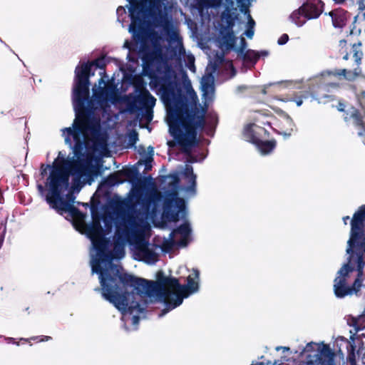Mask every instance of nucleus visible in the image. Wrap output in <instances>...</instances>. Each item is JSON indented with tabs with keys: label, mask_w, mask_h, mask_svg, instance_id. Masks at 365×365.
Instances as JSON below:
<instances>
[{
	"label": "nucleus",
	"mask_w": 365,
	"mask_h": 365,
	"mask_svg": "<svg viewBox=\"0 0 365 365\" xmlns=\"http://www.w3.org/2000/svg\"><path fill=\"white\" fill-rule=\"evenodd\" d=\"M93 66H98V60L80 62L75 69L72 101L76 118L71 127L61 130L66 145L73 150L66 155L59 151L52 165H42L41 175L45 178V187L38 184V190L44 195L50 207L60 215L67 213L74 227L91 240V266L92 273L99 276L103 297L112 303L122 314L124 325L131 322L138 325L144 314L148 302H164L165 308L159 317L180 306L185 298L194 294V269L187 278V284H181L175 277L165 279L163 284L121 274V267L112 261L125 256V246L129 244L133 257L148 264L158 260L157 247L147 242L145 235L150 231V221L153 220L163 205L162 217L169 222H177L187 215L185 202L178 197L179 177L178 174L166 177L168 187L163 196L157 189L143 193L133 187L124 198L116 197L112 206L117 212L115 232L113 242L106 236L112 230L110 220L103 219L104 228L98 217H93L91 224L85 222L86 215L73 206L75 196L69 190V177L73 186L91 183L94 173L91 160L82 153L87 141H98L106 145V135L102 132L99 117H86L85 103L89 96V78Z\"/></svg>",
	"instance_id": "obj_1"
},
{
	"label": "nucleus",
	"mask_w": 365,
	"mask_h": 365,
	"mask_svg": "<svg viewBox=\"0 0 365 365\" xmlns=\"http://www.w3.org/2000/svg\"><path fill=\"white\" fill-rule=\"evenodd\" d=\"M185 86L186 98L182 96L177 83L173 82L161 86L158 91L166 108L169 132L184 152L188 153L197 144L198 130L205 128L207 135L213 134L217 115L212 112L205 116L206 110L198 108L197 95L189 80L185 81Z\"/></svg>",
	"instance_id": "obj_2"
},
{
	"label": "nucleus",
	"mask_w": 365,
	"mask_h": 365,
	"mask_svg": "<svg viewBox=\"0 0 365 365\" xmlns=\"http://www.w3.org/2000/svg\"><path fill=\"white\" fill-rule=\"evenodd\" d=\"M365 205L360 206L351 220L346 252L347 262L337 272L334 292L338 298L357 293L365 279Z\"/></svg>",
	"instance_id": "obj_3"
},
{
	"label": "nucleus",
	"mask_w": 365,
	"mask_h": 365,
	"mask_svg": "<svg viewBox=\"0 0 365 365\" xmlns=\"http://www.w3.org/2000/svg\"><path fill=\"white\" fill-rule=\"evenodd\" d=\"M163 35L166 36L168 47L165 52L163 48L156 47L154 51L146 55L143 59L146 66L168 77H173L175 76L174 69L181 68L183 61L186 66L195 73V57L191 53H186L176 28L169 22H165Z\"/></svg>",
	"instance_id": "obj_4"
},
{
	"label": "nucleus",
	"mask_w": 365,
	"mask_h": 365,
	"mask_svg": "<svg viewBox=\"0 0 365 365\" xmlns=\"http://www.w3.org/2000/svg\"><path fill=\"white\" fill-rule=\"evenodd\" d=\"M131 23L129 25V32L136 41H143L144 39L141 26L143 23L153 20H163L167 15L169 2L168 0H127Z\"/></svg>",
	"instance_id": "obj_5"
},
{
	"label": "nucleus",
	"mask_w": 365,
	"mask_h": 365,
	"mask_svg": "<svg viewBox=\"0 0 365 365\" xmlns=\"http://www.w3.org/2000/svg\"><path fill=\"white\" fill-rule=\"evenodd\" d=\"M99 75L101 78L93 88V96L89 102V106L95 110L104 108L107 106L108 102L114 104L118 101V91L115 86L110 83H106L108 76L106 71L102 69Z\"/></svg>",
	"instance_id": "obj_6"
},
{
	"label": "nucleus",
	"mask_w": 365,
	"mask_h": 365,
	"mask_svg": "<svg viewBox=\"0 0 365 365\" xmlns=\"http://www.w3.org/2000/svg\"><path fill=\"white\" fill-rule=\"evenodd\" d=\"M268 135V131L265 128L255 123L247 124L243 130L245 140L255 145L262 155L270 153L276 146L275 140H266Z\"/></svg>",
	"instance_id": "obj_7"
},
{
	"label": "nucleus",
	"mask_w": 365,
	"mask_h": 365,
	"mask_svg": "<svg viewBox=\"0 0 365 365\" xmlns=\"http://www.w3.org/2000/svg\"><path fill=\"white\" fill-rule=\"evenodd\" d=\"M191 228L185 221L178 228L174 230L162 242L161 247L165 252H170L175 247H185L190 240Z\"/></svg>",
	"instance_id": "obj_8"
},
{
	"label": "nucleus",
	"mask_w": 365,
	"mask_h": 365,
	"mask_svg": "<svg viewBox=\"0 0 365 365\" xmlns=\"http://www.w3.org/2000/svg\"><path fill=\"white\" fill-rule=\"evenodd\" d=\"M353 58L354 59V61L357 66V67L355 68L353 71L347 69H339L335 70L334 71H324L322 73V76H343L346 80L349 81H354L358 77L361 76V69L359 68V66L361 64L363 53L361 51L359 48V46H356L355 44L353 46Z\"/></svg>",
	"instance_id": "obj_9"
},
{
	"label": "nucleus",
	"mask_w": 365,
	"mask_h": 365,
	"mask_svg": "<svg viewBox=\"0 0 365 365\" xmlns=\"http://www.w3.org/2000/svg\"><path fill=\"white\" fill-rule=\"evenodd\" d=\"M182 180L186 184L181 187L186 197H192L196 194V175L193 173L192 167L187 164L182 172L180 173Z\"/></svg>",
	"instance_id": "obj_10"
},
{
	"label": "nucleus",
	"mask_w": 365,
	"mask_h": 365,
	"mask_svg": "<svg viewBox=\"0 0 365 365\" xmlns=\"http://www.w3.org/2000/svg\"><path fill=\"white\" fill-rule=\"evenodd\" d=\"M133 101L142 108H146V119L151 120L153 114L150 109L155 105L156 99L147 90L139 92L133 98Z\"/></svg>",
	"instance_id": "obj_11"
},
{
	"label": "nucleus",
	"mask_w": 365,
	"mask_h": 365,
	"mask_svg": "<svg viewBox=\"0 0 365 365\" xmlns=\"http://www.w3.org/2000/svg\"><path fill=\"white\" fill-rule=\"evenodd\" d=\"M210 68H206V73L201 79V89L202 91V98L205 103L207 104L212 101L215 95V78L214 76L209 72Z\"/></svg>",
	"instance_id": "obj_12"
},
{
	"label": "nucleus",
	"mask_w": 365,
	"mask_h": 365,
	"mask_svg": "<svg viewBox=\"0 0 365 365\" xmlns=\"http://www.w3.org/2000/svg\"><path fill=\"white\" fill-rule=\"evenodd\" d=\"M240 41V46L238 48V51L242 55H243L244 61L246 63H250L252 66H254L261 56L264 57L268 55V52L267 51H257L255 50L249 49L245 51L247 47V43L245 41V39L243 37H241Z\"/></svg>",
	"instance_id": "obj_13"
},
{
	"label": "nucleus",
	"mask_w": 365,
	"mask_h": 365,
	"mask_svg": "<svg viewBox=\"0 0 365 365\" xmlns=\"http://www.w3.org/2000/svg\"><path fill=\"white\" fill-rule=\"evenodd\" d=\"M323 6L321 0H307L301 6V11H304L309 19H317L323 12Z\"/></svg>",
	"instance_id": "obj_14"
},
{
	"label": "nucleus",
	"mask_w": 365,
	"mask_h": 365,
	"mask_svg": "<svg viewBox=\"0 0 365 365\" xmlns=\"http://www.w3.org/2000/svg\"><path fill=\"white\" fill-rule=\"evenodd\" d=\"M324 352L326 354H332L328 349V346L327 345L323 344L322 347V345L319 344H316L314 342L308 343L306 346L303 349L302 351L301 352V355L305 354V353H312V352H317L314 355H309L307 357V361L309 360H314L315 357L318 356V354L321 352Z\"/></svg>",
	"instance_id": "obj_15"
},
{
	"label": "nucleus",
	"mask_w": 365,
	"mask_h": 365,
	"mask_svg": "<svg viewBox=\"0 0 365 365\" xmlns=\"http://www.w3.org/2000/svg\"><path fill=\"white\" fill-rule=\"evenodd\" d=\"M359 5V2L358 3ZM359 14L354 17V20L353 21V28L351 29L350 34L351 35H359L361 29L365 26V8L364 9H360Z\"/></svg>",
	"instance_id": "obj_16"
},
{
	"label": "nucleus",
	"mask_w": 365,
	"mask_h": 365,
	"mask_svg": "<svg viewBox=\"0 0 365 365\" xmlns=\"http://www.w3.org/2000/svg\"><path fill=\"white\" fill-rule=\"evenodd\" d=\"M335 28H342L346 21V12L344 10H334L329 13Z\"/></svg>",
	"instance_id": "obj_17"
},
{
	"label": "nucleus",
	"mask_w": 365,
	"mask_h": 365,
	"mask_svg": "<svg viewBox=\"0 0 365 365\" xmlns=\"http://www.w3.org/2000/svg\"><path fill=\"white\" fill-rule=\"evenodd\" d=\"M307 365H334L333 355L322 351L315 357L314 360H309Z\"/></svg>",
	"instance_id": "obj_18"
},
{
	"label": "nucleus",
	"mask_w": 365,
	"mask_h": 365,
	"mask_svg": "<svg viewBox=\"0 0 365 365\" xmlns=\"http://www.w3.org/2000/svg\"><path fill=\"white\" fill-rule=\"evenodd\" d=\"M289 18L297 26H302L305 24L307 20L309 19L305 13L301 11V6L298 9L294 11Z\"/></svg>",
	"instance_id": "obj_19"
},
{
	"label": "nucleus",
	"mask_w": 365,
	"mask_h": 365,
	"mask_svg": "<svg viewBox=\"0 0 365 365\" xmlns=\"http://www.w3.org/2000/svg\"><path fill=\"white\" fill-rule=\"evenodd\" d=\"M245 14L247 16V22L246 24V30L244 33V35L248 38H252L255 34V21L252 18L247 10H245Z\"/></svg>",
	"instance_id": "obj_20"
},
{
	"label": "nucleus",
	"mask_w": 365,
	"mask_h": 365,
	"mask_svg": "<svg viewBox=\"0 0 365 365\" xmlns=\"http://www.w3.org/2000/svg\"><path fill=\"white\" fill-rule=\"evenodd\" d=\"M351 119L353 120V123L356 126H361L364 128V124L362 122V118L361 115L359 114V111L352 108V110L350 111L349 114H347V116L345 117V120L347 121L348 120Z\"/></svg>",
	"instance_id": "obj_21"
},
{
	"label": "nucleus",
	"mask_w": 365,
	"mask_h": 365,
	"mask_svg": "<svg viewBox=\"0 0 365 365\" xmlns=\"http://www.w3.org/2000/svg\"><path fill=\"white\" fill-rule=\"evenodd\" d=\"M284 119V128H285V130H283L282 132H279L280 134H283L285 136H290L292 131H293L294 129V123L292 120V118L288 115H284L283 117Z\"/></svg>",
	"instance_id": "obj_22"
},
{
	"label": "nucleus",
	"mask_w": 365,
	"mask_h": 365,
	"mask_svg": "<svg viewBox=\"0 0 365 365\" xmlns=\"http://www.w3.org/2000/svg\"><path fill=\"white\" fill-rule=\"evenodd\" d=\"M120 182L117 175H110L103 182L101 186L113 187L119 185Z\"/></svg>",
	"instance_id": "obj_23"
},
{
	"label": "nucleus",
	"mask_w": 365,
	"mask_h": 365,
	"mask_svg": "<svg viewBox=\"0 0 365 365\" xmlns=\"http://www.w3.org/2000/svg\"><path fill=\"white\" fill-rule=\"evenodd\" d=\"M118 21L123 25V23L127 18L126 11L124 7L119 6L116 11Z\"/></svg>",
	"instance_id": "obj_24"
},
{
	"label": "nucleus",
	"mask_w": 365,
	"mask_h": 365,
	"mask_svg": "<svg viewBox=\"0 0 365 365\" xmlns=\"http://www.w3.org/2000/svg\"><path fill=\"white\" fill-rule=\"evenodd\" d=\"M153 147H148V154L145 158L144 163L145 165L146 169H150L151 168V162L153 161Z\"/></svg>",
	"instance_id": "obj_25"
},
{
	"label": "nucleus",
	"mask_w": 365,
	"mask_h": 365,
	"mask_svg": "<svg viewBox=\"0 0 365 365\" xmlns=\"http://www.w3.org/2000/svg\"><path fill=\"white\" fill-rule=\"evenodd\" d=\"M138 140V133L135 130H132L128 133V141L130 145H133L136 143Z\"/></svg>",
	"instance_id": "obj_26"
},
{
	"label": "nucleus",
	"mask_w": 365,
	"mask_h": 365,
	"mask_svg": "<svg viewBox=\"0 0 365 365\" xmlns=\"http://www.w3.org/2000/svg\"><path fill=\"white\" fill-rule=\"evenodd\" d=\"M40 339V341H48L49 339H51V337L50 336H35V337H32L31 339H25V338H21L20 339L21 341H29V340L32 339V340H37Z\"/></svg>",
	"instance_id": "obj_27"
},
{
	"label": "nucleus",
	"mask_w": 365,
	"mask_h": 365,
	"mask_svg": "<svg viewBox=\"0 0 365 365\" xmlns=\"http://www.w3.org/2000/svg\"><path fill=\"white\" fill-rule=\"evenodd\" d=\"M289 39L287 34H283L279 39H278V43L279 45H283L287 42Z\"/></svg>",
	"instance_id": "obj_28"
},
{
	"label": "nucleus",
	"mask_w": 365,
	"mask_h": 365,
	"mask_svg": "<svg viewBox=\"0 0 365 365\" xmlns=\"http://www.w3.org/2000/svg\"><path fill=\"white\" fill-rule=\"evenodd\" d=\"M5 340L7 343L10 344V343H13V344H16L17 345H19V342H16L15 341V339L14 338H12V337H6L5 338Z\"/></svg>",
	"instance_id": "obj_29"
},
{
	"label": "nucleus",
	"mask_w": 365,
	"mask_h": 365,
	"mask_svg": "<svg viewBox=\"0 0 365 365\" xmlns=\"http://www.w3.org/2000/svg\"><path fill=\"white\" fill-rule=\"evenodd\" d=\"M294 101L296 103L297 106H300L303 103V100L302 97H299L294 100Z\"/></svg>",
	"instance_id": "obj_30"
},
{
	"label": "nucleus",
	"mask_w": 365,
	"mask_h": 365,
	"mask_svg": "<svg viewBox=\"0 0 365 365\" xmlns=\"http://www.w3.org/2000/svg\"><path fill=\"white\" fill-rule=\"evenodd\" d=\"M275 349H276L277 351L282 350V351L284 352V351H288L289 350V347H287V346H277V347L275 348Z\"/></svg>",
	"instance_id": "obj_31"
},
{
	"label": "nucleus",
	"mask_w": 365,
	"mask_h": 365,
	"mask_svg": "<svg viewBox=\"0 0 365 365\" xmlns=\"http://www.w3.org/2000/svg\"><path fill=\"white\" fill-rule=\"evenodd\" d=\"M359 9H365V0H360L359 1Z\"/></svg>",
	"instance_id": "obj_32"
},
{
	"label": "nucleus",
	"mask_w": 365,
	"mask_h": 365,
	"mask_svg": "<svg viewBox=\"0 0 365 365\" xmlns=\"http://www.w3.org/2000/svg\"><path fill=\"white\" fill-rule=\"evenodd\" d=\"M346 45V41H344V40H341L339 41V46L341 47V48H344V47H345Z\"/></svg>",
	"instance_id": "obj_33"
},
{
	"label": "nucleus",
	"mask_w": 365,
	"mask_h": 365,
	"mask_svg": "<svg viewBox=\"0 0 365 365\" xmlns=\"http://www.w3.org/2000/svg\"><path fill=\"white\" fill-rule=\"evenodd\" d=\"M344 109V106L342 103L339 104L338 110L340 111H343Z\"/></svg>",
	"instance_id": "obj_34"
},
{
	"label": "nucleus",
	"mask_w": 365,
	"mask_h": 365,
	"mask_svg": "<svg viewBox=\"0 0 365 365\" xmlns=\"http://www.w3.org/2000/svg\"><path fill=\"white\" fill-rule=\"evenodd\" d=\"M364 98H365V91H362L361 95L359 96V100L364 99Z\"/></svg>",
	"instance_id": "obj_35"
},
{
	"label": "nucleus",
	"mask_w": 365,
	"mask_h": 365,
	"mask_svg": "<svg viewBox=\"0 0 365 365\" xmlns=\"http://www.w3.org/2000/svg\"><path fill=\"white\" fill-rule=\"evenodd\" d=\"M251 365H264V363H262V362H258V363H257V364H251ZM279 365H289V364H284V363H281V364H279Z\"/></svg>",
	"instance_id": "obj_36"
},
{
	"label": "nucleus",
	"mask_w": 365,
	"mask_h": 365,
	"mask_svg": "<svg viewBox=\"0 0 365 365\" xmlns=\"http://www.w3.org/2000/svg\"><path fill=\"white\" fill-rule=\"evenodd\" d=\"M349 220V216L344 217H343L344 223L345 225H346V224H347V221H348Z\"/></svg>",
	"instance_id": "obj_37"
},
{
	"label": "nucleus",
	"mask_w": 365,
	"mask_h": 365,
	"mask_svg": "<svg viewBox=\"0 0 365 365\" xmlns=\"http://www.w3.org/2000/svg\"><path fill=\"white\" fill-rule=\"evenodd\" d=\"M336 4H343L344 1H346V0H333Z\"/></svg>",
	"instance_id": "obj_38"
},
{
	"label": "nucleus",
	"mask_w": 365,
	"mask_h": 365,
	"mask_svg": "<svg viewBox=\"0 0 365 365\" xmlns=\"http://www.w3.org/2000/svg\"><path fill=\"white\" fill-rule=\"evenodd\" d=\"M124 46L128 48H130L129 43L128 41H125V43L124 44Z\"/></svg>",
	"instance_id": "obj_39"
},
{
	"label": "nucleus",
	"mask_w": 365,
	"mask_h": 365,
	"mask_svg": "<svg viewBox=\"0 0 365 365\" xmlns=\"http://www.w3.org/2000/svg\"><path fill=\"white\" fill-rule=\"evenodd\" d=\"M343 58H344V59H345V60H347V59H348V54H347V53H346V54L344 56Z\"/></svg>",
	"instance_id": "obj_40"
},
{
	"label": "nucleus",
	"mask_w": 365,
	"mask_h": 365,
	"mask_svg": "<svg viewBox=\"0 0 365 365\" xmlns=\"http://www.w3.org/2000/svg\"><path fill=\"white\" fill-rule=\"evenodd\" d=\"M168 144L169 146H172L174 144V143L169 141V142H168Z\"/></svg>",
	"instance_id": "obj_41"
},
{
	"label": "nucleus",
	"mask_w": 365,
	"mask_h": 365,
	"mask_svg": "<svg viewBox=\"0 0 365 365\" xmlns=\"http://www.w3.org/2000/svg\"><path fill=\"white\" fill-rule=\"evenodd\" d=\"M190 158H191V157H190ZM187 160H188L190 163H193V162H195V161H196V160H191V159Z\"/></svg>",
	"instance_id": "obj_42"
},
{
	"label": "nucleus",
	"mask_w": 365,
	"mask_h": 365,
	"mask_svg": "<svg viewBox=\"0 0 365 365\" xmlns=\"http://www.w3.org/2000/svg\"><path fill=\"white\" fill-rule=\"evenodd\" d=\"M2 198H3L2 195L0 192V203H2V201H1Z\"/></svg>",
	"instance_id": "obj_43"
},
{
	"label": "nucleus",
	"mask_w": 365,
	"mask_h": 365,
	"mask_svg": "<svg viewBox=\"0 0 365 365\" xmlns=\"http://www.w3.org/2000/svg\"><path fill=\"white\" fill-rule=\"evenodd\" d=\"M358 134L359 135H363L364 133L362 131H359Z\"/></svg>",
	"instance_id": "obj_44"
},
{
	"label": "nucleus",
	"mask_w": 365,
	"mask_h": 365,
	"mask_svg": "<svg viewBox=\"0 0 365 365\" xmlns=\"http://www.w3.org/2000/svg\"><path fill=\"white\" fill-rule=\"evenodd\" d=\"M285 84H286V86H289L292 84V83H290V82H287Z\"/></svg>",
	"instance_id": "obj_45"
},
{
	"label": "nucleus",
	"mask_w": 365,
	"mask_h": 365,
	"mask_svg": "<svg viewBox=\"0 0 365 365\" xmlns=\"http://www.w3.org/2000/svg\"><path fill=\"white\" fill-rule=\"evenodd\" d=\"M5 232H6V227H4V231H3L4 234L5 233Z\"/></svg>",
	"instance_id": "obj_46"
},
{
	"label": "nucleus",
	"mask_w": 365,
	"mask_h": 365,
	"mask_svg": "<svg viewBox=\"0 0 365 365\" xmlns=\"http://www.w3.org/2000/svg\"><path fill=\"white\" fill-rule=\"evenodd\" d=\"M230 66L231 67L232 69H233V66L232 64H230Z\"/></svg>",
	"instance_id": "obj_47"
}]
</instances>
